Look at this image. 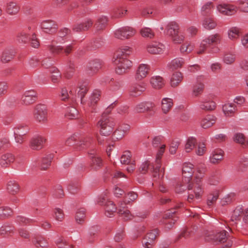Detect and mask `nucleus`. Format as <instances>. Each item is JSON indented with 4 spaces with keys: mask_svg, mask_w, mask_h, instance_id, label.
Wrapping results in <instances>:
<instances>
[{
    "mask_svg": "<svg viewBox=\"0 0 248 248\" xmlns=\"http://www.w3.org/2000/svg\"><path fill=\"white\" fill-rule=\"evenodd\" d=\"M132 52V48L127 46H123L116 52L113 62L116 66L115 71L118 74L126 73L131 68L132 62L127 57Z\"/></svg>",
    "mask_w": 248,
    "mask_h": 248,
    "instance_id": "obj_1",
    "label": "nucleus"
},
{
    "mask_svg": "<svg viewBox=\"0 0 248 248\" xmlns=\"http://www.w3.org/2000/svg\"><path fill=\"white\" fill-rule=\"evenodd\" d=\"M186 187L189 191L187 200L189 202H191L194 198L196 199L201 198L204 194L202 181L193 179L191 181L188 182Z\"/></svg>",
    "mask_w": 248,
    "mask_h": 248,
    "instance_id": "obj_2",
    "label": "nucleus"
},
{
    "mask_svg": "<svg viewBox=\"0 0 248 248\" xmlns=\"http://www.w3.org/2000/svg\"><path fill=\"white\" fill-rule=\"evenodd\" d=\"M221 40V36L218 33H215L206 37L203 39L200 43L197 53L198 54L204 53L208 46L214 44L220 43Z\"/></svg>",
    "mask_w": 248,
    "mask_h": 248,
    "instance_id": "obj_3",
    "label": "nucleus"
},
{
    "mask_svg": "<svg viewBox=\"0 0 248 248\" xmlns=\"http://www.w3.org/2000/svg\"><path fill=\"white\" fill-rule=\"evenodd\" d=\"M178 25L174 22L169 23L166 28V33L171 37L172 41L176 44L182 42L185 39L184 36L178 31Z\"/></svg>",
    "mask_w": 248,
    "mask_h": 248,
    "instance_id": "obj_4",
    "label": "nucleus"
},
{
    "mask_svg": "<svg viewBox=\"0 0 248 248\" xmlns=\"http://www.w3.org/2000/svg\"><path fill=\"white\" fill-rule=\"evenodd\" d=\"M100 127V133L102 135L108 136L113 132L114 123L108 117L101 118L98 123Z\"/></svg>",
    "mask_w": 248,
    "mask_h": 248,
    "instance_id": "obj_5",
    "label": "nucleus"
},
{
    "mask_svg": "<svg viewBox=\"0 0 248 248\" xmlns=\"http://www.w3.org/2000/svg\"><path fill=\"white\" fill-rule=\"evenodd\" d=\"M136 30L130 27H124L116 30L114 36L116 38L124 40L133 36L136 34Z\"/></svg>",
    "mask_w": 248,
    "mask_h": 248,
    "instance_id": "obj_6",
    "label": "nucleus"
},
{
    "mask_svg": "<svg viewBox=\"0 0 248 248\" xmlns=\"http://www.w3.org/2000/svg\"><path fill=\"white\" fill-rule=\"evenodd\" d=\"M35 120L41 123H45L47 121V111L44 105H37L34 112Z\"/></svg>",
    "mask_w": 248,
    "mask_h": 248,
    "instance_id": "obj_7",
    "label": "nucleus"
},
{
    "mask_svg": "<svg viewBox=\"0 0 248 248\" xmlns=\"http://www.w3.org/2000/svg\"><path fill=\"white\" fill-rule=\"evenodd\" d=\"M36 98L37 93L34 90H28L23 93L20 102L23 105L29 106L34 103Z\"/></svg>",
    "mask_w": 248,
    "mask_h": 248,
    "instance_id": "obj_8",
    "label": "nucleus"
},
{
    "mask_svg": "<svg viewBox=\"0 0 248 248\" xmlns=\"http://www.w3.org/2000/svg\"><path fill=\"white\" fill-rule=\"evenodd\" d=\"M158 235V230L155 229L148 233L144 240L143 245L146 248H152L155 245Z\"/></svg>",
    "mask_w": 248,
    "mask_h": 248,
    "instance_id": "obj_9",
    "label": "nucleus"
},
{
    "mask_svg": "<svg viewBox=\"0 0 248 248\" xmlns=\"http://www.w3.org/2000/svg\"><path fill=\"white\" fill-rule=\"evenodd\" d=\"M149 66L146 64H140L137 68L135 74L136 80L139 81L146 78L149 72Z\"/></svg>",
    "mask_w": 248,
    "mask_h": 248,
    "instance_id": "obj_10",
    "label": "nucleus"
},
{
    "mask_svg": "<svg viewBox=\"0 0 248 248\" xmlns=\"http://www.w3.org/2000/svg\"><path fill=\"white\" fill-rule=\"evenodd\" d=\"M217 11L226 16H232L235 14L237 11V7L232 5L220 4L217 7Z\"/></svg>",
    "mask_w": 248,
    "mask_h": 248,
    "instance_id": "obj_11",
    "label": "nucleus"
},
{
    "mask_svg": "<svg viewBox=\"0 0 248 248\" xmlns=\"http://www.w3.org/2000/svg\"><path fill=\"white\" fill-rule=\"evenodd\" d=\"M118 213L119 216L124 220H129L133 217V216L128 209L124 202H121L120 203L118 209Z\"/></svg>",
    "mask_w": 248,
    "mask_h": 248,
    "instance_id": "obj_12",
    "label": "nucleus"
},
{
    "mask_svg": "<svg viewBox=\"0 0 248 248\" xmlns=\"http://www.w3.org/2000/svg\"><path fill=\"white\" fill-rule=\"evenodd\" d=\"M146 90L144 83H135L132 84L129 89V95L132 97H137L140 95Z\"/></svg>",
    "mask_w": 248,
    "mask_h": 248,
    "instance_id": "obj_13",
    "label": "nucleus"
},
{
    "mask_svg": "<svg viewBox=\"0 0 248 248\" xmlns=\"http://www.w3.org/2000/svg\"><path fill=\"white\" fill-rule=\"evenodd\" d=\"M224 153L220 149H216L213 150L210 156V162L213 164H218L223 159Z\"/></svg>",
    "mask_w": 248,
    "mask_h": 248,
    "instance_id": "obj_14",
    "label": "nucleus"
},
{
    "mask_svg": "<svg viewBox=\"0 0 248 248\" xmlns=\"http://www.w3.org/2000/svg\"><path fill=\"white\" fill-rule=\"evenodd\" d=\"M100 91L97 90L93 91L87 102V106L92 110L95 109L96 106L100 100Z\"/></svg>",
    "mask_w": 248,
    "mask_h": 248,
    "instance_id": "obj_15",
    "label": "nucleus"
},
{
    "mask_svg": "<svg viewBox=\"0 0 248 248\" xmlns=\"http://www.w3.org/2000/svg\"><path fill=\"white\" fill-rule=\"evenodd\" d=\"M41 26L45 32L48 33L55 32L58 28L57 23L51 20L43 21L41 23Z\"/></svg>",
    "mask_w": 248,
    "mask_h": 248,
    "instance_id": "obj_16",
    "label": "nucleus"
},
{
    "mask_svg": "<svg viewBox=\"0 0 248 248\" xmlns=\"http://www.w3.org/2000/svg\"><path fill=\"white\" fill-rule=\"evenodd\" d=\"M165 49L164 46L161 43L154 42L149 44L147 46V51L153 54L162 53Z\"/></svg>",
    "mask_w": 248,
    "mask_h": 248,
    "instance_id": "obj_17",
    "label": "nucleus"
},
{
    "mask_svg": "<svg viewBox=\"0 0 248 248\" xmlns=\"http://www.w3.org/2000/svg\"><path fill=\"white\" fill-rule=\"evenodd\" d=\"M46 139L42 136L33 138L30 141V147L34 150H39L43 148L46 141Z\"/></svg>",
    "mask_w": 248,
    "mask_h": 248,
    "instance_id": "obj_18",
    "label": "nucleus"
},
{
    "mask_svg": "<svg viewBox=\"0 0 248 248\" xmlns=\"http://www.w3.org/2000/svg\"><path fill=\"white\" fill-rule=\"evenodd\" d=\"M195 169L194 165L190 163H185L183 165L182 174L183 177L187 178L188 182L191 179L194 174Z\"/></svg>",
    "mask_w": 248,
    "mask_h": 248,
    "instance_id": "obj_19",
    "label": "nucleus"
},
{
    "mask_svg": "<svg viewBox=\"0 0 248 248\" xmlns=\"http://www.w3.org/2000/svg\"><path fill=\"white\" fill-rule=\"evenodd\" d=\"M15 160V156L10 153H7L1 155L0 158V165L2 168L9 167Z\"/></svg>",
    "mask_w": 248,
    "mask_h": 248,
    "instance_id": "obj_20",
    "label": "nucleus"
},
{
    "mask_svg": "<svg viewBox=\"0 0 248 248\" xmlns=\"http://www.w3.org/2000/svg\"><path fill=\"white\" fill-rule=\"evenodd\" d=\"M165 149V145L164 144L162 145L160 147L159 149L158 150V152L156 154L155 160L156 167L155 168H153L154 177H156L157 173L159 171L161 166L160 159L162 157L163 153H164Z\"/></svg>",
    "mask_w": 248,
    "mask_h": 248,
    "instance_id": "obj_21",
    "label": "nucleus"
},
{
    "mask_svg": "<svg viewBox=\"0 0 248 248\" xmlns=\"http://www.w3.org/2000/svg\"><path fill=\"white\" fill-rule=\"evenodd\" d=\"M217 118L211 115H207L201 121V126L204 129L212 127L216 122Z\"/></svg>",
    "mask_w": 248,
    "mask_h": 248,
    "instance_id": "obj_22",
    "label": "nucleus"
},
{
    "mask_svg": "<svg viewBox=\"0 0 248 248\" xmlns=\"http://www.w3.org/2000/svg\"><path fill=\"white\" fill-rule=\"evenodd\" d=\"M130 126L127 124H123L120 125L118 128L116 130L113 136L115 139L119 140L122 139L129 130Z\"/></svg>",
    "mask_w": 248,
    "mask_h": 248,
    "instance_id": "obj_23",
    "label": "nucleus"
},
{
    "mask_svg": "<svg viewBox=\"0 0 248 248\" xmlns=\"http://www.w3.org/2000/svg\"><path fill=\"white\" fill-rule=\"evenodd\" d=\"M222 110L226 116H232L236 111V106L233 103H226L223 106Z\"/></svg>",
    "mask_w": 248,
    "mask_h": 248,
    "instance_id": "obj_24",
    "label": "nucleus"
},
{
    "mask_svg": "<svg viewBox=\"0 0 248 248\" xmlns=\"http://www.w3.org/2000/svg\"><path fill=\"white\" fill-rule=\"evenodd\" d=\"M53 156L51 154L46 155L44 156L41 161L40 167L41 170H47L51 166Z\"/></svg>",
    "mask_w": 248,
    "mask_h": 248,
    "instance_id": "obj_25",
    "label": "nucleus"
},
{
    "mask_svg": "<svg viewBox=\"0 0 248 248\" xmlns=\"http://www.w3.org/2000/svg\"><path fill=\"white\" fill-rule=\"evenodd\" d=\"M200 108L206 111L214 110L216 107L215 102L210 100H205L202 101L199 105Z\"/></svg>",
    "mask_w": 248,
    "mask_h": 248,
    "instance_id": "obj_26",
    "label": "nucleus"
},
{
    "mask_svg": "<svg viewBox=\"0 0 248 248\" xmlns=\"http://www.w3.org/2000/svg\"><path fill=\"white\" fill-rule=\"evenodd\" d=\"M183 79V76L181 72L176 71L173 73L170 79V85L171 87L178 86Z\"/></svg>",
    "mask_w": 248,
    "mask_h": 248,
    "instance_id": "obj_27",
    "label": "nucleus"
},
{
    "mask_svg": "<svg viewBox=\"0 0 248 248\" xmlns=\"http://www.w3.org/2000/svg\"><path fill=\"white\" fill-rule=\"evenodd\" d=\"M108 18L106 16L99 17L94 25L97 31H101L105 29L108 23Z\"/></svg>",
    "mask_w": 248,
    "mask_h": 248,
    "instance_id": "obj_28",
    "label": "nucleus"
},
{
    "mask_svg": "<svg viewBox=\"0 0 248 248\" xmlns=\"http://www.w3.org/2000/svg\"><path fill=\"white\" fill-rule=\"evenodd\" d=\"M173 105L172 99L169 98H164L162 100L161 108L164 113L170 111Z\"/></svg>",
    "mask_w": 248,
    "mask_h": 248,
    "instance_id": "obj_29",
    "label": "nucleus"
},
{
    "mask_svg": "<svg viewBox=\"0 0 248 248\" xmlns=\"http://www.w3.org/2000/svg\"><path fill=\"white\" fill-rule=\"evenodd\" d=\"M150 83L152 87L155 89H161L164 85L162 78L159 76L152 77L150 79Z\"/></svg>",
    "mask_w": 248,
    "mask_h": 248,
    "instance_id": "obj_30",
    "label": "nucleus"
},
{
    "mask_svg": "<svg viewBox=\"0 0 248 248\" xmlns=\"http://www.w3.org/2000/svg\"><path fill=\"white\" fill-rule=\"evenodd\" d=\"M19 185L15 181H10L7 183V190L11 194H16L19 191Z\"/></svg>",
    "mask_w": 248,
    "mask_h": 248,
    "instance_id": "obj_31",
    "label": "nucleus"
},
{
    "mask_svg": "<svg viewBox=\"0 0 248 248\" xmlns=\"http://www.w3.org/2000/svg\"><path fill=\"white\" fill-rule=\"evenodd\" d=\"M244 215V210L242 206H238L233 211L231 220L232 221L239 220L242 215Z\"/></svg>",
    "mask_w": 248,
    "mask_h": 248,
    "instance_id": "obj_32",
    "label": "nucleus"
},
{
    "mask_svg": "<svg viewBox=\"0 0 248 248\" xmlns=\"http://www.w3.org/2000/svg\"><path fill=\"white\" fill-rule=\"evenodd\" d=\"M20 7L14 2H9L7 4L6 12L11 15H16L19 11Z\"/></svg>",
    "mask_w": 248,
    "mask_h": 248,
    "instance_id": "obj_33",
    "label": "nucleus"
},
{
    "mask_svg": "<svg viewBox=\"0 0 248 248\" xmlns=\"http://www.w3.org/2000/svg\"><path fill=\"white\" fill-rule=\"evenodd\" d=\"M185 64V61L183 58H176L171 61L169 64V67L171 70L181 68Z\"/></svg>",
    "mask_w": 248,
    "mask_h": 248,
    "instance_id": "obj_34",
    "label": "nucleus"
},
{
    "mask_svg": "<svg viewBox=\"0 0 248 248\" xmlns=\"http://www.w3.org/2000/svg\"><path fill=\"white\" fill-rule=\"evenodd\" d=\"M101 67V63L97 61L91 62L88 66V71L89 74L93 75L96 73Z\"/></svg>",
    "mask_w": 248,
    "mask_h": 248,
    "instance_id": "obj_35",
    "label": "nucleus"
},
{
    "mask_svg": "<svg viewBox=\"0 0 248 248\" xmlns=\"http://www.w3.org/2000/svg\"><path fill=\"white\" fill-rule=\"evenodd\" d=\"M105 214L107 217H110L116 210V207L111 201L105 202Z\"/></svg>",
    "mask_w": 248,
    "mask_h": 248,
    "instance_id": "obj_36",
    "label": "nucleus"
},
{
    "mask_svg": "<svg viewBox=\"0 0 248 248\" xmlns=\"http://www.w3.org/2000/svg\"><path fill=\"white\" fill-rule=\"evenodd\" d=\"M197 144V140L195 138L190 137L186 140L185 150L186 152H190Z\"/></svg>",
    "mask_w": 248,
    "mask_h": 248,
    "instance_id": "obj_37",
    "label": "nucleus"
},
{
    "mask_svg": "<svg viewBox=\"0 0 248 248\" xmlns=\"http://www.w3.org/2000/svg\"><path fill=\"white\" fill-rule=\"evenodd\" d=\"M92 155L91 156L92 159L91 165L94 169H98L102 165V161L100 157L97 155H94L91 154Z\"/></svg>",
    "mask_w": 248,
    "mask_h": 248,
    "instance_id": "obj_38",
    "label": "nucleus"
},
{
    "mask_svg": "<svg viewBox=\"0 0 248 248\" xmlns=\"http://www.w3.org/2000/svg\"><path fill=\"white\" fill-rule=\"evenodd\" d=\"M240 34V30L236 27L231 28L228 31V37L232 40H234L238 38Z\"/></svg>",
    "mask_w": 248,
    "mask_h": 248,
    "instance_id": "obj_39",
    "label": "nucleus"
},
{
    "mask_svg": "<svg viewBox=\"0 0 248 248\" xmlns=\"http://www.w3.org/2000/svg\"><path fill=\"white\" fill-rule=\"evenodd\" d=\"M14 233V229L9 226H2L0 228V235L3 237L11 236Z\"/></svg>",
    "mask_w": 248,
    "mask_h": 248,
    "instance_id": "obj_40",
    "label": "nucleus"
},
{
    "mask_svg": "<svg viewBox=\"0 0 248 248\" xmlns=\"http://www.w3.org/2000/svg\"><path fill=\"white\" fill-rule=\"evenodd\" d=\"M206 168L203 166L198 167L196 169V172L194 174L193 179L202 181V178L206 172Z\"/></svg>",
    "mask_w": 248,
    "mask_h": 248,
    "instance_id": "obj_41",
    "label": "nucleus"
},
{
    "mask_svg": "<svg viewBox=\"0 0 248 248\" xmlns=\"http://www.w3.org/2000/svg\"><path fill=\"white\" fill-rule=\"evenodd\" d=\"M219 195L218 190H216L212 193H210L207 197V203L208 206L213 205L217 200Z\"/></svg>",
    "mask_w": 248,
    "mask_h": 248,
    "instance_id": "obj_42",
    "label": "nucleus"
},
{
    "mask_svg": "<svg viewBox=\"0 0 248 248\" xmlns=\"http://www.w3.org/2000/svg\"><path fill=\"white\" fill-rule=\"evenodd\" d=\"M203 27L207 30H212L216 28L217 23L211 17L205 18L203 21Z\"/></svg>",
    "mask_w": 248,
    "mask_h": 248,
    "instance_id": "obj_43",
    "label": "nucleus"
},
{
    "mask_svg": "<svg viewBox=\"0 0 248 248\" xmlns=\"http://www.w3.org/2000/svg\"><path fill=\"white\" fill-rule=\"evenodd\" d=\"M92 139L90 138H84L80 140L76 144L77 147L84 149L89 147L91 143Z\"/></svg>",
    "mask_w": 248,
    "mask_h": 248,
    "instance_id": "obj_44",
    "label": "nucleus"
},
{
    "mask_svg": "<svg viewBox=\"0 0 248 248\" xmlns=\"http://www.w3.org/2000/svg\"><path fill=\"white\" fill-rule=\"evenodd\" d=\"M194 45L190 43H185L183 44L180 48L182 53L189 54L194 49Z\"/></svg>",
    "mask_w": 248,
    "mask_h": 248,
    "instance_id": "obj_45",
    "label": "nucleus"
},
{
    "mask_svg": "<svg viewBox=\"0 0 248 248\" xmlns=\"http://www.w3.org/2000/svg\"><path fill=\"white\" fill-rule=\"evenodd\" d=\"M34 243L38 248H46L47 243L46 241L41 236H37L34 238Z\"/></svg>",
    "mask_w": 248,
    "mask_h": 248,
    "instance_id": "obj_46",
    "label": "nucleus"
},
{
    "mask_svg": "<svg viewBox=\"0 0 248 248\" xmlns=\"http://www.w3.org/2000/svg\"><path fill=\"white\" fill-rule=\"evenodd\" d=\"M13 214L12 209L8 207H0V218L8 217Z\"/></svg>",
    "mask_w": 248,
    "mask_h": 248,
    "instance_id": "obj_47",
    "label": "nucleus"
},
{
    "mask_svg": "<svg viewBox=\"0 0 248 248\" xmlns=\"http://www.w3.org/2000/svg\"><path fill=\"white\" fill-rule=\"evenodd\" d=\"M14 57L13 52L8 50H4L1 57V61L3 63H7L10 62Z\"/></svg>",
    "mask_w": 248,
    "mask_h": 248,
    "instance_id": "obj_48",
    "label": "nucleus"
},
{
    "mask_svg": "<svg viewBox=\"0 0 248 248\" xmlns=\"http://www.w3.org/2000/svg\"><path fill=\"white\" fill-rule=\"evenodd\" d=\"M78 112L74 107H70L68 108L65 116L69 119H74L78 117Z\"/></svg>",
    "mask_w": 248,
    "mask_h": 248,
    "instance_id": "obj_49",
    "label": "nucleus"
},
{
    "mask_svg": "<svg viewBox=\"0 0 248 248\" xmlns=\"http://www.w3.org/2000/svg\"><path fill=\"white\" fill-rule=\"evenodd\" d=\"M226 232L225 231H222L217 233L213 236V238H212V239L214 240L215 241L224 242L226 241Z\"/></svg>",
    "mask_w": 248,
    "mask_h": 248,
    "instance_id": "obj_50",
    "label": "nucleus"
},
{
    "mask_svg": "<svg viewBox=\"0 0 248 248\" xmlns=\"http://www.w3.org/2000/svg\"><path fill=\"white\" fill-rule=\"evenodd\" d=\"M140 34L143 37L153 38L155 36V33L152 30L149 28H144L141 30Z\"/></svg>",
    "mask_w": 248,
    "mask_h": 248,
    "instance_id": "obj_51",
    "label": "nucleus"
},
{
    "mask_svg": "<svg viewBox=\"0 0 248 248\" xmlns=\"http://www.w3.org/2000/svg\"><path fill=\"white\" fill-rule=\"evenodd\" d=\"M85 209L84 208L79 209L76 213V220L79 223H81L85 217Z\"/></svg>",
    "mask_w": 248,
    "mask_h": 248,
    "instance_id": "obj_52",
    "label": "nucleus"
},
{
    "mask_svg": "<svg viewBox=\"0 0 248 248\" xmlns=\"http://www.w3.org/2000/svg\"><path fill=\"white\" fill-rule=\"evenodd\" d=\"M204 85L201 82L195 84L193 89L192 94L195 96H197L201 94L203 90Z\"/></svg>",
    "mask_w": 248,
    "mask_h": 248,
    "instance_id": "obj_53",
    "label": "nucleus"
},
{
    "mask_svg": "<svg viewBox=\"0 0 248 248\" xmlns=\"http://www.w3.org/2000/svg\"><path fill=\"white\" fill-rule=\"evenodd\" d=\"M234 194L230 193L225 195L220 201L222 206H225L232 202L234 198Z\"/></svg>",
    "mask_w": 248,
    "mask_h": 248,
    "instance_id": "obj_54",
    "label": "nucleus"
},
{
    "mask_svg": "<svg viewBox=\"0 0 248 248\" xmlns=\"http://www.w3.org/2000/svg\"><path fill=\"white\" fill-rule=\"evenodd\" d=\"M233 140L238 143L241 144L242 145H245L246 141L245 140V137L243 134L242 133H236L234 134L233 138Z\"/></svg>",
    "mask_w": 248,
    "mask_h": 248,
    "instance_id": "obj_55",
    "label": "nucleus"
},
{
    "mask_svg": "<svg viewBox=\"0 0 248 248\" xmlns=\"http://www.w3.org/2000/svg\"><path fill=\"white\" fill-rule=\"evenodd\" d=\"M131 153L129 151H125L121 157V162L123 164L128 165L131 161Z\"/></svg>",
    "mask_w": 248,
    "mask_h": 248,
    "instance_id": "obj_56",
    "label": "nucleus"
},
{
    "mask_svg": "<svg viewBox=\"0 0 248 248\" xmlns=\"http://www.w3.org/2000/svg\"><path fill=\"white\" fill-rule=\"evenodd\" d=\"M206 152V148L204 143H199L196 149V154L199 156L203 155Z\"/></svg>",
    "mask_w": 248,
    "mask_h": 248,
    "instance_id": "obj_57",
    "label": "nucleus"
},
{
    "mask_svg": "<svg viewBox=\"0 0 248 248\" xmlns=\"http://www.w3.org/2000/svg\"><path fill=\"white\" fill-rule=\"evenodd\" d=\"M16 219L20 224L25 225L30 224L34 222L33 219L22 216H17Z\"/></svg>",
    "mask_w": 248,
    "mask_h": 248,
    "instance_id": "obj_58",
    "label": "nucleus"
},
{
    "mask_svg": "<svg viewBox=\"0 0 248 248\" xmlns=\"http://www.w3.org/2000/svg\"><path fill=\"white\" fill-rule=\"evenodd\" d=\"M239 8L245 13H248V0H239Z\"/></svg>",
    "mask_w": 248,
    "mask_h": 248,
    "instance_id": "obj_59",
    "label": "nucleus"
},
{
    "mask_svg": "<svg viewBox=\"0 0 248 248\" xmlns=\"http://www.w3.org/2000/svg\"><path fill=\"white\" fill-rule=\"evenodd\" d=\"M214 5L212 2H208L203 5L202 12L204 15L208 14L213 8Z\"/></svg>",
    "mask_w": 248,
    "mask_h": 248,
    "instance_id": "obj_60",
    "label": "nucleus"
},
{
    "mask_svg": "<svg viewBox=\"0 0 248 248\" xmlns=\"http://www.w3.org/2000/svg\"><path fill=\"white\" fill-rule=\"evenodd\" d=\"M52 73L51 77L52 81L54 83H58L61 78V73L57 69H55Z\"/></svg>",
    "mask_w": 248,
    "mask_h": 248,
    "instance_id": "obj_61",
    "label": "nucleus"
},
{
    "mask_svg": "<svg viewBox=\"0 0 248 248\" xmlns=\"http://www.w3.org/2000/svg\"><path fill=\"white\" fill-rule=\"evenodd\" d=\"M235 60L234 55L232 53H227L224 56V62L227 64H230L232 63Z\"/></svg>",
    "mask_w": 248,
    "mask_h": 248,
    "instance_id": "obj_62",
    "label": "nucleus"
},
{
    "mask_svg": "<svg viewBox=\"0 0 248 248\" xmlns=\"http://www.w3.org/2000/svg\"><path fill=\"white\" fill-rule=\"evenodd\" d=\"M15 137V140L17 143L22 144L25 138V132L21 133L17 131L16 134H14Z\"/></svg>",
    "mask_w": 248,
    "mask_h": 248,
    "instance_id": "obj_63",
    "label": "nucleus"
},
{
    "mask_svg": "<svg viewBox=\"0 0 248 248\" xmlns=\"http://www.w3.org/2000/svg\"><path fill=\"white\" fill-rule=\"evenodd\" d=\"M54 217L55 219L61 221L64 218V214L62 209L60 208H56L54 211Z\"/></svg>",
    "mask_w": 248,
    "mask_h": 248,
    "instance_id": "obj_64",
    "label": "nucleus"
}]
</instances>
